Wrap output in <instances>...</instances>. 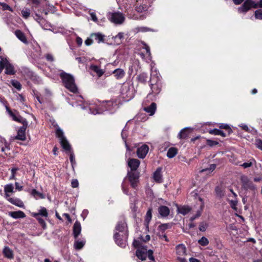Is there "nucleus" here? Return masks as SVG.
I'll list each match as a JSON object with an SVG mask.
<instances>
[{"instance_id": "423d86ee", "label": "nucleus", "mask_w": 262, "mask_h": 262, "mask_svg": "<svg viewBox=\"0 0 262 262\" xmlns=\"http://www.w3.org/2000/svg\"><path fill=\"white\" fill-rule=\"evenodd\" d=\"M107 18L116 24H121L124 21L125 18L121 12H109L107 15Z\"/></svg>"}, {"instance_id": "ea45409f", "label": "nucleus", "mask_w": 262, "mask_h": 262, "mask_svg": "<svg viewBox=\"0 0 262 262\" xmlns=\"http://www.w3.org/2000/svg\"><path fill=\"white\" fill-rule=\"evenodd\" d=\"M256 164V162L255 160L253 158H252L248 162H244V163L241 164V166L243 167L244 168H247L252 166L253 164Z\"/></svg>"}, {"instance_id": "5fc2aeb1", "label": "nucleus", "mask_w": 262, "mask_h": 262, "mask_svg": "<svg viewBox=\"0 0 262 262\" xmlns=\"http://www.w3.org/2000/svg\"><path fill=\"white\" fill-rule=\"evenodd\" d=\"M255 17L257 19H262V10L258 9L255 11Z\"/></svg>"}, {"instance_id": "4d7b16f0", "label": "nucleus", "mask_w": 262, "mask_h": 262, "mask_svg": "<svg viewBox=\"0 0 262 262\" xmlns=\"http://www.w3.org/2000/svg\"><path fill=\"white\" fill-rule=\"evenodd\" d=\"M0 58L1 59V60L0 61V74L2 72L4 69H5V67H6V65H5V61H4V57L2 56H0Z\"/></svg>"}, {"instance_id": "aec40b11", "label": "nucleus", "mask_w": 262, "mask_h": 262, "mask_svg": "<svg viewBox=\"0 0 262 262\" xmlns=\"http://www.w3.org/2000/svg\"><path fill=\"white\" fill-rule=\"evenodd\" d=\"M158 212L162 217L168 216L170 213L169 208L166 206L161 205L158 208Z\"/></svg>"}, {"instance_id": "79ce46f5", "label": "nucleus", "mask_w": 262, "mask_h": 262, "mask_svg": "<svg viewBox=\"0 0 262 262\" xmlns=\"http://www.w3.org/2000/svg\"><path fill=\"white\" fill-rule=\"evenodd\" d=\"M152 211V210L151 208H149L146 212L145 221L147 224H148L151 220Z\"/></svg>"}, {"instance_id": "c756f323", "label": "nucleus", "mask_w": 262, "mask_h": 262, "mask_svg": "<svg viewBox=\"0 0 262 262\" xmlns=\"http://www.w3.org/2000/svg\"><path fill=\"white\" fill-rule=\"evenodd\" d=\"M15 35L23 42L25 43H27L28 42L27 39L24 33L21 30H16L15 31Z\"/></svg>"}, {"instance_id": "3c124183", "label": "nucleus", "mask_w": 262, "mask_h": 262, "mask_svg": "<svg viewBox=\"0 0 262 262\" xmlns=\"http://www.w3.org/2000/svg\"><path fill=\"white\" fill-rule=\"evenodd\" d=\"M206 144H207V145H208L210 147H212V146L218 145L219 142L216 141L212 140L210 139H207L206 140Z\"/></svg>"}, {"instance_id": "f257e3e1", "label": "nucleus", "mask_w": 262, "mask_h": 262, "mask_svg": "<svg viewBox=\"0 0 262 262\" xmlns=\"http://www.w3.org/2000/svg\"><path fill=\"white\" fill-rule=\"evenodd\" d=\"M149 85L150 92L148 94L147 97L150 98L151 96H153L156 98L162 90V84L160 78L156 75H151L149 81ZM155 99V98L151 99L152 100Z\"/></svg>"}, {"instance_id": "6e6d98bb", "label": "nucleus", "mask_w": 262, "mask_h": 262, "mask_svg": "<svg viewBox=\"0 0 262 262\" xmlns=\"http://www.w3.org/2000/svg\"><path fill=\"white\" fill-rule=\"evenodd\" d=\"M18 170V168L14 167L11 169V174L10 177V180H15L16 171Z\"/></svg>"}, {"instance_id": "338daca9", "label": "nucleus", "mask_w": 262, "mask_h": 262, "mask_svg": "<svg viewBox=\"0 0 262 262\" xmlns=\"http://www.w3.org/2000/svg\"><path fill=\"white\" fill-rule=\"evenodd\" d=\"M76 42L78 46H81L82 43V38L79 36H77L76 38Z\"/></svg>"}, {"instance_id": "0eeeda50", "label": "nucleus", "mask_w": 262, "mask_h": 262, "mask_svg": "<svg viewBox=\"0 0 262 262\" xmlns=\"http://www.w3.org/2000/svg\"><path fill=\"white\" fill-rule=\"evenodd\" d=\"M251 8H257L258 4L252 0H246L243 4L238 8V11L241 13H245Z\"/></svg>"}, {"instance_id": "603ef678", "label": "nucleus", "mask_w": 262, "mask_h": 262, "mask_svg": "<svg viewBox=\"0 0 262 262\" xmlns=\"http://www.w3.org/2000/svg\"><path fill=\"white\" fill-rule=\"evenodd\" d=\"M0 6L2 7L3 10H9L12 11V9L11 7L5 3L0 2Z\"/></svg>"}, {"instance_id": "39448f33", "label": "nucleus", "mask_w": 262, "mask_h": 262, "mask_svg": "<svg viewBox=\"0 0 262 262\" xmlns=\"http://www.w3.org/2000/svg\"><path fill=\"white\" fill-rule=\"evenodd\" d=\"M128 236V232H125L123 234L116 232L114 235L115 243L122 248L125 247L127 243V239Z\"/></svg>"}, {"instance_id": "ddd939ff", "label": "nucleus", "mask_w": 262, "mask_h": 262, "mask_svg": "<svg viewBox=\"0 0 262 262\" xmlns=\"http://www.w3.org/2000/svg\"><path fill=\"white\" fill-rule=\"evenodd\" d=\"M115 230L121 234H123L125 232H128L127 230V224L125 220L123 219L118 221L115 227Z\"/></svg>"}, {"instance_id": "c03bdc74", "label": "nucleus", "mask_w": 262, "mask_h": 262, "mask_svg": "<svg viewBox=\"0 0 262 262\" xmlns=\"http://www.w3.org/2000/svg\"><path fill=\"white\" fill-rule=\"evenodd\" d=\"M21 13L25 19H27L30 15V10L29 9L25 8L21 10Z\"/></svg>"}, {"instance_id": "20e7f679", "label": "nucleus", "mask_w": 262, "mask_h": 262, "mask_svg": "<svg viewBox=\"0 0 262 262\" xmlns=\"http://www.w3.org/2000/svg\"><path fill=\"white\" fill-rule=\"evenodd\" d=\"M56 136L60 140V143L62 148L66 151H70L71 149V145L64 136L63 131L58 128L56 130Z\"/></svg>"}, {"instance_id": "4c0bfd02", "label": "nucleus", "mask_w": 262, "mask_h": 262, "mask_svg": "<svg viewBox=\"0 0 262 262\" xmlns=\"http://www.w3.org/2000/svg\"><path fill=\"white\" fill-rule=\"evenodd\" d=\"M172 223H164L162 224L158 227V229L162 232V233H164L166 230L167 229H170L172 227Z\"/></svg>"}, {"instance_id": "0e129e2a", "label": "nucleus", "mask_w": 262, "mask_h": 262, "mask_svg": "<svg viewBox=\"0 0 262 262\" xmlns=\"http://www.w3.org/2000/svg\"><path fill=\"white\" fill-rule=\"evenodd\" d=\"M207 226L203 222L200 223L199 229L201 231H205L206 230Z\"/></svg>"}, {"instance_id": "cd10ccee", "label": "nucleus", "mask_w": 262, "mask_h": 262, "mask_svg": "<svg viewBox=\"0 0 262 262\" xmlns=\"http://www.w3.org/2000/svg\"><path fill=\"white\" fill-rule=\"evenodd\" d=\"M156 109L157 104L155 102H152L150 105L144 108V110L149 113L150 116L153 115L155 113Z\"/></svg>"}, {"instance_id": "4be33fe9", "label": "nucleus", "mask_w": 262, "mask_h": 262, "mask_svg": "<svg viewBox=\"0 0 262 262\" xmlns=\"http://www.w3.org/2000/svg\"><path fill=\"white\" fill-rule=\"evenodd\" d=\"M9 215L15 219H23L26 217L25 213L20 210L9 212Z\"/></svg>"}, {"instance_id": "4468645a", "label": "nucleus", "mask_w": 262, "mask_h": 262, "mask_svg": "<svg viewBox=\"0 0 262 262\" xmlns=\"http://www.w3.org/2000/svg\"><path fill=\"white\" fill-rule=\"evenodd\" d=\"M5 74L9 75H13L15 74L16 71L15 70L14 66L9 62L6 58H4Z\"/></svg>"}, {"instance_id": "f8f14e48", "label": "nucleus", "mask_w": 262, "mask_h": 262, "mask_svg": "<svg viewBox=\"0 0 262 262\" xmlns=\"http://www.w3.org/2000/svg\"><path fill=\"white\" fill-rule=\"evenodd\" d=\"M26 76L36 84L42 83L40 77L32 71H28L26 73Z\"/></svg>"}, {"instance_id": "f3484780", "label": "nucleus", "mask_w": 262, "mask_h": 262, "mask_svg": "<svg viewBox=\"0 0 262 262\" xmlns=\"http://www.w3.org/2000/svg\"><path fill=\"white\" fill-rule=\"evenodd\" d=\"M147 246L143 247L141 249H138L136 251V255L139 259L145 260L147 257Z\"/></svg>"}, {"instance_id": "5701e85b", "label": "nucleus", "mask_w": 262, "mask_h": 262, "mask_svg": "<svg viewBox=\"0 0 262 262\" xmlns=\"http://www.w3.org/2000/svg\"><path fill=\"white\" fill-rule=\"evenodd\" d=\"M5 198L7 199L10 196V193L14 192L13 185L11 183L8 184L4 186Z\"/></svg>"}, {"instance_id": "f704fd0d", "label": "nucleus", "mask_w": 262, "mask_h": 262, "mask_svg": "<svg viewBox=\"0 0 262 262\" xmlns=\"http://www.w3.org/2000/svg\"><path fill=\"white\" fill-rule=\"evenodd\" d=\"M219 128L220 129H223L225 130V131H224V132L226 133L227 136H229L233 132V130L231 129V128L230 127V126L228 124H224V123L220 124L219 125Z\"/></svg>"}, {"instance_id": "1a4fd4ad", "label": "nucleus", "mask_w": 262, "mask_h": 262, "mask_svg": "<svg viewBox=\"0 0 262 262\" xmlns=\"http://www.w3.org/2000/svg\"><path fill=\"white\" fill-rule=\"evenodd\" d=\"M6 110L9 115L12 117L13 120L19 123H22L24 121H27L26 119L23 118L19 115L17 111L15 110L12 111L10 108L8 106L6 107Z\"/></svg>"}, {"instance_id": "f03ea898", "label": "nucleus", "mask_w": 262, "mask_h": 262, "mask_svg": "<svg viewBox=\"0 0 262 262\" xmlns=\"http://www.w3.org/2000/svg\"><path fill=\"white\" fill-rule=\"evenodd\" d=\"M60 77L62 80L63 85L70 92L76 93L78 89L75 84V80L72 75L62 72L60 74Z\"/></svg>"}, {"instance_id": "09e8293b", "label": "nucleus", "mask_w": 262, "mask_h": 262, "mask_svg": "<svg viewBox=\"0 0 262 262\" xmlns=\"http://www.w3.org/2000/svg\"><path fill=\"white\" fill-rule=\"evenodd\" d=\"M84 245V243L82 241H76L74 243V247L77 250H80L82 248Z\"/></svg>"}, {"instance_id": "393cba45", "label": "nucleus", "mask_w": 262, "mask_h": 262, "mask_svg": "<svg viewBox=\"0 0 262 262\" xmlns=\"http://www.w3.org/2000/svg\"><path fill=\"white\" fill-rule=\"evenodd\" d=\"M31 215L34 217H39V215L47 217L48 216V212L45 207H41L38 212H32Z\"/></svg>"}, {"instance_id": "a211bd4d", "label": "nucleus", "mask_w": 262, "mask_h": 262, "mask_svg": "<svg viewBox=\"0 0 262 262\" xmlns=\"http://www.w3.org/2000/svg\"><path fill=\"white\" fill-rule=\"evenodd\" d=\"M161 172L162 168L161 167H158L156 171L154 172L153 174V178L156 182L161 183L163 182L162 175Z\"/></svg>"}, {"instance_id": "8fccbe9b", "label": "nucleus", "mask_w": 262, "mask_h": 262, "mask_svg": "<svg viewBox=\"0 0 262 262\" xmlns=\"http://www.w3.org/2000/svg\"><path fill=\"white\" fill-rule=\"evenodd\" d=\"M36 219L37 220L38 223L39 225L42 227L43 229H46L47 227L46 223L43 219H41L40 217H35Z\"/></svg>"}, {"instance_id": "58836bf2", "label": "nucleus", "mask_w": 262, "mask_h": 262, "mask_svg": "<svg viewBox=\"0 0 262 262\" xmlns=\"http://www.w3.org/2000/svg\"><path fill=\"white\" fill-rule=\"evenodd\" d=\"M228 202H229L231 208L235 211H237V204L238 200L236 198L233 199L232 200H228Z\"/></svg>"}, {"instance_id": "69168bd1", "label": "nucleus", "mask_w": 262, "mask_h": 262, "mask_svg": "<svg viewBox=\"0 0 262 262\" xmlns=\"http://www.w3.org/2000/svg\"><path fill=\"white\" fill-rule=\"evenodd\" d=\"M84 42H85V45H86L88 46H90L93 43V38H91V37H90V38H88L85 40Z\"/></svg>"}, {"instance_id": "6e6552de", "label": "nucleus", "mask_w": 262, "mask_h": 262, "mask_svg": "<svg viewBox=\"0 0 262 262\" xmlns=\"http://www.w3.org/2000/svg\"><path fill=\"white\" fill-rule=\"evenodd\" d=\"M242 186L246 190H254L256 186L247 176H242L241 177Z\"/></svg>"}, {"instance_id": "473e14b6", "label": "nucleus", "mask_w": 262, "mask_h": 262, "mask_svg": "<svg viewBox=\"0 0 262 262\" xmlns=\"http://www.w3.org/2000/svg\"><path fill=\"white\" fill-rule=\"evenodd\" d=\"M149 6V4H147L146 2L144 4L142 3V4H140L139 6H138V5L136 6V10L138 12L142 13L147 11Z\"/></svg>"}, {"instance_id": "680f3d73", "label": "nucleus", "mask_w": 262, "mask_h": 262, "mask_svg": "<svg viewBox=\"0 0 262 262\" xmlns=\"http://www.w3.org/2000/svg\"><path fill=\"white\" fill-rule=\"evenodd\" d=\"M79 185V182L77 179H73L71 182V186L73 188H77Z\"/></svg>"}, {"instance_id": "7c9ffc66", "label": "nucleus", "mask_w": 262, "mask_h": 262, "mask_svg": "<svg viewBox=\"0 0 262 262\" xmlns=\"http://www.w3.org/2000/svg\"><path fill=\"white\" fill-rule=\"evenodd\" d=\"M176 253L179 256H183L186 254V247L183 244H179L176 246Z\"/></svg>"}, {"instance_id": "49530a36", "label": "nucleus", "mask_w": 262, "mask_h": 262, "mask_svg": "<svg viewBox=\"0 0 262 262\" xmlns=\"http://www.w3.org/2000/svg\"><path fill=\"white\" fill-rule=\"evenodd\" d=\"M198 243L202 246H206L209 244V241L206 237L203 236L198 241Z\"/></svg>"}, {"instance_id": "864d4df0", "label": "nucleus", "mask_w": 262, "mask_h": 262, "mask_svg": "<svg viewBox=\"0 0 262 262\" xmlns=\"http://www.w3.org/2000/svg\"><path fill=\"white\" fill-rule=\"evenodd\" d=\"M147 252V256H148L149 260L151 261H155V259L153 255L154 252L152 250H148L146 251Z\"/></svg>"}, {"instance_id": "de8ad7c7", "label": "nucleus", "mask_w": 262, "mask_h": 262, "mask_svg": "<svg viewBox=\"0 0 262 262\" xmlns=\"http://www.w3.org/2000/svg\"><path fill=\"white\" fill-rule=\"evenodd\" d=\"M133 246L135 248L141 249L145 246H142V243L137 239H134L133 242Z\"/></svg>"}, {"instance_id": "2f4dec72", "label": "nucleus", "mask_w": 262, "mask_h": 262, "mask_svg": "<svg viewBox=\"0 0 262 262\" xmlns=\"http://www.w3.org/2000/svg\"><path fill=\"white\" fill-rule=\"evenodd\" d=\"M113 74L116 79H120L124 77L125 73L123 69H117L113 71Z\"/></svg>"}, {"instance_id": "6ab92c4d", "label": "nucleus", "mask_w": 262, "mask_h": 262, "mask_svg": "<svg viewBox=\"0 0 262 262\" xmlns=\"http://www.w3.org/2000/svg\"><path fill=\"white\" fill-rule=\"evenodd\" d=\"M6 199L13 205H14L20 208L24 207V204L23 202L18 198L15 197L11 198L10 196H9V198H7Z\"/></svg>"}, {"instance_id": "2eb2a0df", "label": "nucleus", "mask_w": 262, "mask_h": 262, "mask_svg": "<svg viewBox=\"0 0 262 262\" xmlns=\"http://www.w3.org/2000/svg\"><path fill=\"white\" fill-rule=\"evenodd\" d=\"M149 150V147L146 144H144L137 149V154L138 157L141 159H144Z\"/></svg>"}, {"instance_id": "a19ab883", "label": "nucleus", "mask_w": 262, "mask_h": 262, "mask_svg": "<svg viewBox=\"0 0 262 262\" xmlns=\"http://www.w3.org/2000/svg\"><path fill=\"white\" fill-rule=\"evenodd\" d=\"M190 208L189 207L183 206L181 208H179V212L183 215H186L190 211Z\"/></svg>"}, {"instance_id": "c9c22d12", "label": "nucleus", "mask_w": 262, "mask_h": 262, "mask_svg": "<svg viewBox=\"0 0 262 262\" xmlns=\"http://www.w3.org/2000/svg\"><path fill=\"white\" fill-rule=\"evenodd\" d=\"M208 133L211 135H220L223 137H227V135L225 132L217 128L210 129L208 131Z\"/></svg>"}, {"instance_id": "774afa93", "label": "nucleus", "mask_w": 262, "mask_h": 262, "mask_svg": "<svg viewBox=\"0 0 262 262\" xmlns=\"http://www.w3.org/2000/svg\"><path fill=\"white\" fill-rule=\"evenodd\" d=\"M90 15H91L92 20L93 21H94L95 23L98 21V19H97V17L96 16L95 13H94V12L91 13Z\"/></svg>"}, {"instance_id": "7ed1b4c3", "label": "nucleus", "mask_w": 262, "mask_h": 262, "mask_svg": "<svg viewBox=\"0 0 262 262\" xmlns=\"http://www.w3.org/2000/svg\"><path fill=\"white\" fill-rule=\"evenodd\" d=\"M140 173L138 171H128L127 178L130 183L131 187L136 190L138 189L139 184Z\"/></svg>"}, {"instance_id": "a18cd8bd", "label": "nucleus", "mask_w": 262, "mask_h": 262, "mask_svg": "<svg viewBox=\"0 0 262 262\" xmlns=\"http://www.w3.org/2000/svg\"><path fill=\"white\" fill-rule=\"evenodd\" d=\"M10 82L13 86L16 88L17 90L19 91L21 90V84L18 81L16 80H11Z\"/></svg>"}, {"instance_id": "bf43d9fd", "label": "nucleus", "mask_w": 262, "mask_h": 262, "mask_svg": "<svg viewBox=\"0 0 262 262\" xmlns=\"http://www.w3.org/2000/svg\"><path fill=\"white\" fill-rule=\"evenodd\" d=\"M45 58L47 61L49 62H53L54 60V58L51 54L48 53L45 55Z\"/></svg>"}, {"instance_id": "72a5a7b5", "label": "nucleus", "mask_w": 262, "mask_h": 262, "mask_svg": "<svg viewBox=\"0 0 262 262\" xmlns=\"http://www.w3.org/2000/svg\"><path fill=\"white\" fill-rule=\"evenodd\" d=\"M90 69L93 71L95 72L99 77H100L101 76H102L104 73V71L100 68V67L97 66V65L91 66Z\"/></svg>"}, {"instance_id": "052dcab7", "label": "nucleus", "mask_w": 262, "mask_h": 262, "mask_svg": "<svg viewBox=\"0 0 262 262\" xmlns=\"http://www.w3.org/2000/svg\"><path fill=\"white\" fill-rule=\"evenodd\" d=\"M255 144L258 148L262 150V140L261 139H256Z\"/></svg>"}, {"instance_id": "dca6fc26", "label": "nucleus", "mask_w": 262, "mask_h": 262, "mask_svg": "<svg viewBox=\"0 0 262 262\" xmlns=\"http://www.w3.org/2000/svg\"><path fill=\"white\" fill-rule=\"evenodd\" d=\"M140 161L134 158L129 159L128 161V166L130 168V171H137V169L139 167Z\"/></svg>"}, {"instance_id": "b1692460", "label": "nucleus", "mask_w": 262, "mask_h": 262, "mask_svg": "<svg viewBox=\"0 0 262 262\" xmlns=\"http://www.w3.org/2000/svg\"><path fill=\"white\" fill-rule=\"evenodd\" d=\"M190 133V128L185 127L180 131L178 135V138L180 139H186L189 137Z\"/></svg>"}, {"instance_id": "a878e982", "label": "nucleus", "mask_w": 262, "mask_h": 262, "mask_svg": "<svg viewBox=\"0 0 262 262\" xmlns=\"http://www.w3.org/2000/svg\"><path fill=\"white\" fill-rule=\"evenodd\" d=\"M81 231L80 223L76 221L73 225V235L75 238H77L80 234Z\"/></svg>"}, {"instance_id": "13d9d810", "label": "nucleus", "mask_w": 262, "mask_h": 262, "mask_svg": "<svg viewBox=\"0 0 262 262\" xmlns=\"http://www.w3.org/2000/svg\"><path fill=\"white\" fill-rule=\"evenodd\" d=\"M31 193L33 195H38L41 199L44 198V196H43V194L38 192L35 189H32Z\"/></svg>"}, {"instance_id": "412c9836", "label": "nucleus", "mask_w": 262, "mask_h": 262, "mask_svg": "<svg viewBox=\"0 0 262 262\" xmlns=\"http://www.w3.org/2000/svg\"><path fill=\"white\" fill-rule=\"evenodd\" d=\"M3 254L5 257L12 259L14 258V254L12 250H11L8 246H5L3 250Z\"/></svg>"}, {"instance_id": "37998d69", "label": "nucleus", "mask_w": 262, "mask_h": 262, "mask_svg": "<svg viewBox=\"0 0 262 262\" xmlns=\"http://www.w3.org/2000/svg\"><path fill=\"white\" fill-rule=\"evenodd\" d=\"M33 10L34 12V15L33 14L32 16L36 21L40 23L43 19V17L37 13V12L35 9H34V6H33Z\"/></svg>"}, {"instance_id": "9d476101", "label": "nucleus", "mask_w": 262, "mask_h": 262, "mask_svg": "<svg viewBox=\"0 0 262 262\" xmlns=\"http://www.w3.org/2000/svg\"><path fill=\"white\" fill-rule=\"evenodd\" d=\"M21 123L23 124V126L19 128L17 132V134L15 137V139L21 141H24L26 139V130L28 127V123L27 120L24 121V122Z\"/></svg>"}, {"instance_id": "c85d7f7f", "label": "nucleus", "mask_w": 262, "mask_h": 262, "mask_svg": "<svg viewBox=\"0 0 262 262\" xmlns=\"http://www.w3.org/2000/svg\"><path fill=\"white\" fill-rule=\"evenodd\" d=\"M91 37L97 41L98 43L104 41V35L100 33H92Z\"/></svg>"}, {"instance_id": "9b49d317", "label": "nucleus", "mask_w": 262, "mask_h": 262, "mask_svg": "<svg viewBox=\"0 0 262 262\" xmlns=\"http://www.w3.org/2000/svg\"><path fill=\"white\" fill-rule=\"evenodd\" d=\"M215 195L217 198L222 199L226 195V186L220 184L215 186L214 188Z\"/></svg>"}, {"instance_id": "e433bc0d", "label": "nucleus", "mask_w": 262, "mask_h": 262, "mask_svg": "<svg viewBox=\"0 0 262 262\" xmlns=\"http://www.w3.org/2000/svg\"><path fill=\"white\" fill-rule=\"evenodd\" d=\"M178 154V149L174 147L169 148L167 152V156L169 158H172Z\"/></svg>"}, {"instance_id": "bb28decb", "label": "nucleus", "mask_w": 262, "mask_h": 262, "mask_svg": "<svg viewBox=\"0 0 262 262\" xmlns=\"http://www.w3.org/2000/svg\"><path fill=\"white\" fill-rule=\"evenodd\" d=\"M136 78L139 82L146 84L148 78V74L145 72L141 73L137 76Z\"/></svg>"}, {"instance_id": "e2e57ef3", "label": "nucleus", "mask_w": 262, "mask_h": 262, "mask_svg": "<svg viewBox=\"0 0 262 262\" xmlns=\"http://www.w3.org/2000/svg\"><path fill=\"white\" fill-rule=\"evenodd\" d=\"M33 3V6L32 7L33 8V6H34V9H35L37 8L39 6V3L40 2L39 0H31Z\"/></svg>"}]
</instances>
